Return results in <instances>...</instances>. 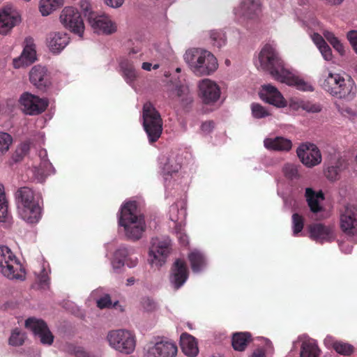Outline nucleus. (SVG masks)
Segmentation results:
<instances>
[{
	"label": "nucleus",
	"mask_w": 357,
	"mask_h": 357,
	"mask_svg": "<svg viewBox=\"0 0 357 357\" xmlns=\"http://www.w3.org/2000/svg\"><path fill=\"white\" fill-rule=\"evenodd\" d=\"M255 67L263 71H268L277 81L288 86H294L303 91H313L312 84L287 68L276 50V45L265 44L254 59Z\"/></svg>",
	"instance_id": "obj_1"
},
{
	"label": "nucleus",
	"mask_w": 357,
	"mask_h": 357,
	"mask_svg": "<svg viewBox=\"0 0 357 357\" xmlns=\"http://www.w3.org/2000/svg\"><path fill=\"white\" fill-rule=\"evenodd\" d=\"M19 218L28 225L38 224L43 216V202L39 194L31 188H19L15 193Z\"/></svg>",
	"instance_id": "obj_2"
},
{
	"label": "nucleus",
	"mask_w": 357,
	"mask_h": 357,
	"mask_svg": "<svg viewBox=\"0 0 357 357\" xmlns=\"http://www.w3.org/2000/svg\"><path fill=\"white\" fill-rule=\"evenodd\" d=\"M118 222L126 236L133 241L140 239L146 229L144 217L137 210V203L135 200H127L121 204Z\"/></svg>",
	"instance_id": "obj_3"
},
{
	"label": "nucleus",
	"mask_w": 357,
	"mask_h": 357,
	"mask_svg": "<svg viewBox=\"0 0 357 357\" xmlns=\"http://www.w3.org/2000/svg\"><path fill=\"white\" fill-rule=\"evenodd\" d=\"M183 59L190 70L197 76L211 75L219 66L215 56L204 48H189L184 53Z\"/></svg>",
	"instance_id": "obj_4"
},
{
	"label": "nucleus",
	"mask_w": 357,
	"mask_h": 357,
	"mask_svg": "<svg viewBox=\"0 0 357 357\" xmlns=\"http://www.w3.org/2000/svg\"><path fill=\"white\" fill-rule=\"evenodd\" d=\"M321 87L333 96L338 98L351 100L356 95V86L351 79H345L339 73H335L325 68L320 78Z\"/></svg>",
	"instance_id": "obj_5"
},
{
	"label": "nucleus",
	"mask_w": 357,
	"mask_h": 357,
	"mask_svg": "<svg viewBox=\"0 0 357 357\" xmlns=\"http://www.w3.org/2000/svg\"><path fill=\"white\" fill-rule=\"evenodd\" d=\"M0 273L11 280L23 281L26 271L19 259L10 248L0 245Z\"/></svg>",
	"instance_id": "obj_6"
},
{
	"label": "nucleus",
	"mask_w": 357,
	"mask_h": 357,
	"mask_svg": "<svg viewBox=\"0 0 357 357\" xmlns=\"http://www.w3.org/2000/svg\"><path fill=\"white\" fill-rule=\"evenodd\" d=\"M109 347L114 351L125 355L134 353L137 346L135 334L127 329H113L105 337Z\"/></svg>",
	"instance_id": "obj_7"
},
{
	"label": "nucleus",
	"mask_w": 357,
	"mask_h": 357,
	"mask_svg": "<svg viewBox=\"0 0 357 357\" xmlns=\"http://www.w3.org/2000/svg\"><path fill=\"white\" fill-rule=\"evenodd\" d=\"M172 251V241L167 236L155 237L151 241L148 263L151 267L160 268L167 261Z\"/></svg>",
	"instance_id": "obj_8"
},
{
	"label": "nucleus",
	"mask_w": 357,
	"mask_h": 357,
	"mask_svg": "<svg viewBox=\"0 0 357 357\" xmlns=\"http://www.w3.org/2000/svg\"><path fill=\"white\" fill-rule=\"evenodd\" d=\"M143 127L151 143L156 142L162 131V121L160 114L151 102L143 107Z\"/></svg>",
	"instance_id": "obj_9"
},
{
	"label": "nucleus",
	"mask_w": 357,
	"mask_h": 357,
	"mask_svg": "<svg viewBox=\"0 0 357 357\" xmlns=\"http://www.w3.org/2000/svg\"><path fill=\"white\" fill-rule=\"evenodd\" d=\"M177 354L176 344L168 339L158 338L143 348V357H176Z\"/></svg>",
	"instance_id": "obj_10"
},
{
	"label": "nucleus",
	"mask_w": 357,
	"mask_h": 357,
	"mask_svg": "<svg viewBox=\"0 0 357 357\" xmlns=\"http://www.w3.org/2000/svg\"><path fill=\"white\" fill-rule=\"evenodd\" d=\"M159 168L165 181L166 190H169L172 187L176 185L175 177L181 168L178 157L174 154L162 155L158 159Z\"/></svg>",
	"instance_id": "obj_11"
},
{
	"label": "nucleus",
	"mask_w": 357,
	"mask_h": 357,
	"mask_svg": "<svg viewBox=\"0 0 357 357\" xmlns=\"http://www.w3.org/2000/svg\"><path fill=\"white\" fill-rule=\"evenodd\" d=\"M139 263L136 249L133 247L120 245L114 252L111 259L112 269L119 272L125 266L130 268H135Z\"/></svg>",
	"instance_id": "obj_12"
},
{
	"label": "nucleus",
	"mask_w": 357,
	"mask_h": 357,
	"mask_svg": "<svg viewBox=\"0 0 357 357\" xmlns=\"http://www.w3.org/2000/svg\"><path fill=\"white\" fill-rule=\"evenodd\" d=\"M49 105L47 98H40L29 92L23 93L19 98V106L26 115L36 116L44 112Z\"/></svg>",
	"instance_id": "obj_13"
},
{
	"label": "nucleus",
	"mask_w": 357,
	"mask_h": 357,
	"mask_svg": "<svg viewBox=\"0 0 357 357\" xmlns=\"http://www.w3.org/2000/svg\"><path fill=\"white\" fill-rule=\"evenodd\" d=\"M62 25L74 34L83 38L84 33V24L80 13L73 7L64 8L59 17Z\"/></svg>",
	"instance_id": "obj_14"
},
{
	"label": "nucleus",
	"mask_w": 357,
	"mask_h": 357,
	"mask_svg": "<svg viewBox=\"0 0 357 357\" xmlns=\"http://www.w3.org/2000/svg\"><path fill=\"white\" fill-rule=\"evenodd\" d=\"M198 95L206 105L217 102L221 96V88L219 84L211 79L203 78L197 82Z\"/></svg>",
	"instance_id": "obj_15"
},
{
	"label": "nucleus",
	"mask_w": 357,
	"mask_h": 357,
	"mask_svg": "<svg viewBox=\"0 0 357 357\" xmlns=\"http://www.w3.org/2000/svg\"><path fill=\"white\" fill-rule=\"evenodd\" d=\"M301 162L307 167H313L321 163L322 157L319 148L314 144H301L296 150Z\"/></svg>",
	"instance_id": "obj_16"
},
{
	"label": "nucleus",
	"mask_w": 357,
	"mask_h": 357,
	"mask_svg": "<svg viewBox=\"0 0 357 357\" xmlns=\"http://www.w3.org/2000/svg\"><path fill=\"white\" fill-rule=\"evenodd\" d=\"M21 15L15 8L6 6L0 8V35L7 36L20 24Z\"/></svg>",
	"instance_id": "obj_17"
},
{
	"label": "nucleus",
	"mask_w": 357,
	"mask_h": 357,
	"mask_svg": "<svg viewBox=\"0 0 357 357\" xmlns=\"http://www.w3.org/2000/svg\"><path fill=\"white\" fill-rule=\"evenodd\" d=\"M261 0H243L234 10L236 20L243 23L246 20L252 19L260 12Z\"/></svg>",
	"instance_id": "obj_18"
},
{
	"label": "nucleus",
	"mask_w": 357,
	"mask_h": 357,
	"mask_svg": "<svg viewBox=\"0 0 357 357\" xmlns=\"http://www.w3.org/2000/svg\"><path fill=\"white\" fill-rule=\"evenodd\" d=\"M88 22L94 32L99 34H112L116 31V25L109 15L91 14Z\"/></svg>",
	"instance_id": "obj_19"
},
{
	"label": "nucleus",
	"mask_w": 357,
	"mask_h": 357,
	"mask_svg": "<svg viewBox=\"0 0 357 357\" xmlns=\"http://www.w3.org/2000/svg\"><path fill=\"white\" fill-rule=\"evenodd\" d=\"M25 326L33 332L42 344L50 345L53 342L54 337L43 320L29 318L25 321Z\"/></svg>",
	"instance_id": "obj_20"
},
{
	"label": "nucleus",
	"mask_w": 357,
	"mask_h": 357,
	"mask_svg": "<svg viewBox=\"0 0 357 357\" xmlns=\"http://www.w3.org/2000/svg\"><path fill=\"white\" fill-rule=\"evenodd\" d=\"M259 95L264 102L278 108H284L287 106V101L283 95L272 84H268L261 86Z\"/></svg>",
	"instance_id": "obj_21"
},
{
	"label": "nucleus",
	"mask_w": 357,
	"mask_h": 357,
	"mask_svg": "<svg viewBox=\"0 0 357 357\" xmlns=\"http://www.w3.org/2000/svg\"><path fill=\"white\" fill-rule=\"evenodd\" d=\"M40 164L31 169L33 179L38 183H43L47 176L54 173V168L47 159V151L42 149L39 151Z\"/></svg>",
	"instance_id": "obj_22"
},
{
	"label": "nucleus",
	"mask_w": 357,
	"mask_h": 357,
	"mask_svg": "<svg viewBox=\"0 0 357 357\" xmlns=\"http://www.w3.org/2000/svg\"><path fill=\"white\" fill-rule=\"evenodd\" d=\"M70 38L63 31H54L48 34L46 38V45L53 54H60L68 45Z\"/></svg>",
	"instance_id": "obj_23"
},
{
	"label": "nucleus",
	"mask_w": 357,
	"mask_h": 357,
	"mask_svg": "<svg viewBox=\"0 0 357 357\" xmlns=\"http://www.w3.org/2000/svg\"><path fill=\"white\" fill-rule=\"evenodd\" d=\"M188 278V270L185 262L183 259H176L172 268L170 274V283L172 287L178 289L181 287Z\"/></svg>",
	"instance_id": "obj_24"
},
{
	"label": "nucleus",
	"mask_w": 357,
	"mask_h": 357,
	"mask_svg": "<svg viewBox=\"0 0 357 357\" xmlns=\"http://www.w3.org/2000/svg\"><path fill=\"white\" fill-rule=\"evenodd\" d=\"M29 80L38 89H43L52 84L50 75L45 66L36 65L29 72Z\"/></svg>",
	"instance_id": "obj_25"
},
{
	"label": "nucleus",
	"mask_w": 357,
	"mask_h": 357,
	"mask_svg": "<svg viewBox=\"0 0 357 357\" xmlns=\"http://www.w3.org/2000/svg\"><path fill=\"white\" fill-rule=\"evenodd\" d=\"M300 347L301 357H320L321 351L317 342L305 335H301L294 342V347Z\"/></svg>",
	"instance_id": "obj_26"
},
{
	"label": "nucleus",
	"mask_w": 357,
	"mask_h": 357,
	"mask_svg": "<svg viewBox=\"0 0 357 357\" xmlns=\"http://www.w3.org/2000/svg\"><path fill=\"white\" fill-rule=\"evenodd\" d=\"M342 229L348 234H354L357 227V208L347 206L340 217Z\"/></svg>",
	"instance_id": "obj_27"
},
{
	"label": "nucleus",
	"mask_w": 357,
	"mask_h": 357,
	"mask_svg": "<svg viewBox=\"0 0 357 357\" xmlns=\"http://www.w3.org/2000/svg\"><path fill=\"white\" fill-rule=\"evenodd\" d=\"M310 236L313 240L323 243L334 238L333 229L321 224H313L309 227Z\"/></svg>",
	"instance_id": "obj_28"
},
{
	"label": "nucleus",
	"mask_w": 357,
	"mask_h": 357,
	"mask_svg": "<svg viewBox=\"0 0 357 357\" xmlns=\"http://www.w3.org/2000/svg\"><path fill=\"white\" fill-rule=\"evenodd\" d=\"M184 199L178 200L172 204L169 211V219L175 223V227L183 225L186 216V207Z\"/></svg>",
	"instance_id": "obj_29"
},
{
	"label": "nucleus",
	"mask_w": 357,
	"mask_h": 357,
	"mask_svg": "<svg viewBox=\"0 0 357 357\" xmlns=\"http://www.w3.org/2000/svg\"><path fill=\"white\" fill-rule=\"evenodd\" d=\"M180 344L182 351L185 356L195 357L199 354V347L196 338L187 333H183L181 335Z\"/></svg>",
	"instance_id": "obj_30"
},
{
	"label": "nucleus",
	"mask_w": 357,
	"mask_h": 357,
	"mask_svg": "<svg viewBox=\"0 0 357 357\" xmlns=\"http://www.w3.org/2000/svg\"><path fill=\"white\" fill-rule=\"evenodd\" d=\"M188 258L195 273L203 271L207 266L208 261L205 255L197 249L192 250L188 255Z\"/></svg>",
	"instance_id": "obj_31"
},
{
	"label": "nucleus",
	"mask_w": 357,
	"mask_h": 357,
	"mask_svg": "<svg viewBox=\"0 0 357 357\" xmlns=\"http://www.w3.org/2000/svg\"><path fill=\"white\" fill-rule=\"evenodd\" d=\"M310 26H314V31H321L325 38L331 43L333 48L341 55L344 53V48L340 40L334 35V33L328 30L324 29L322 24L315 20L311 22Z\"/></svg>",
	"instance_id": "obj_32"
},
{
	"label": "nucleus",
	"mask_w": 357,
	"mask_h": 357,
	"mask_svg": "<svg viewBox=\"0 0 357 357\" xmlns=\"http://www.w3.org/2000/svg\"><path fill=\"white\" fill-rule=\"evenodd\" d=\"M305 197L311 211L317 213L322 210L324 196L321 190L315 191L310 188H307Z\"/></svg>",
	"instance_id": "obj_33"
},
{
	"label": "nucleus",
	"mask_w": 357,
	"mask_h": 357,
	"mask_svg": "<svg viewBox=\"0 0 357 357\" xmlns=\"http://www.w3.org/2000/svg\"><path fill=\"white\" fill-rule=\"evenodd\" d=\"M264 145L266 149L280 151H288L291 149V140L282 137H267L264 140Z\"/></svg>",
	"instance_id": "obj_34"
},
{
	"label": "nucleus",
	"mask_w": 357,
	"mask_h": 357,
	"mask_svg": "<svg viewBox=\"0 0 357 357\" xmlns=\"http://www.w3.org/2000/svg\"><path fill=\"white\" fill-rule=\"evenodd\" d=\"M119 66L126 82L129 84H133L138 77V73L135 68L133 61L128 58H121Z\"/></svg>",
	"instance_id": "obj_35"
},
{
	"label": "nucleus",
	"mask_w": 357,
	"mask_h": 357,
	"mask_svg": "<svg viewBox=\"0 0 357 357\" xmlns=\"http://www.w3.org/2000/svg\"><path fill=\"white\" fill-rule=\"evenodd\" d=\"M169 97L172 100L180 102L183 106L187 105L192 100L189 86L186 84L177 86L175 89L171 92Z\"/></svg>",
	"instance_id": "obj_36"
},
{
	"label": "nucleus",
	"mask_w": 357,
	"mask_h": 357,
	"mask_svg": "<svg viewBox=\"0 0 357 357\" xmlns=\"http://www.w3.org/2000/svg\"><path fill=\"white\" fill-rule=\"evenodd\" d=\"M251 340V335L248 332L236 333L232 336V347L234 350L243 351Z\"/></svg>",
	"instance_id": "obj_37"
},
{
	"label": "nucleus",
	"mask_w": 357,
	"mask_h": 357,
	"mask_svg": "<svg viewBox=\"0 0 357 357\" xmlns=\"http://www.w3.org/2000/svg\"><path fill=\"white\" fill-rule=\"evenodd\" d=\"M27 62L33 63L36 59V50L34 40L31 37H26L24 40V50L21 54Z\"/></svg>",
	"instance_id": "obj_38"
},
{
	"label": "nucleus",
	"mask_w": 357,
	"mask_h": 357,
	"mask_svg": "<svg viewBox=\"0 0 357 357\" xmlns=\"http://www.w3.org/2000/svg\"><path fill=\"white\" fill-rule=\"evenodd\" d=\"M324 341L326 344H331L333 349L340 354L349 355L353 352L354 348L351 344L340 341H334L331 336H328Z\"/></svg>",
	"instance_id": "obj_39"
},
{
	"label": "nucleus",
	"mask_w": 357,
	"mask_h": 357,
	"mask_svg": "<svg viewBox=\"0 0 357 357\" xmlns=\"http://www.w3.org/2000/svg\"><path fill=\"white\" fill-rule=\"evenodd\" d=\"M62 3V0H40L39 10L43 16H47Z\"/></svg>",
	"instance_id": "obj_40"
},
{
	"label": "nucleus",
	"mask_w": 357,
	"mask_h": 357,
	"mask_svg": "<svg viewBox=\"0 0 357 357\" xmlns=\"http://www.w3.org/2000/svg\"><path fill=\"white\" fill-rule=\"evenodd\" d=\"M8 201L3 184L0 183V222H6L9 218Z\"/></svg>",
	"instance_id": "obj_41"
},
{
	"label": "nucleus",
	"mask_w": 357,
	"mask_h": 357,
	"mask_svg": "<svg viewBox=\"0 0 357 357\" xmlns=\"http://www.w3.org/2000/svg\"><path fill=\"white\" fill-rule=\"evenodd\" d=\"M13 143L12 136L5 132H0V160L9 151Z\"/></svg>",
	"instance_id": "obj_42"
},
{
	"label": "nucleus",
	"mask_w": 357,
	"mask_h": 357,
	"mask_svg": "<svg viewBox=\"0 0 357 357\" xmlns=\"http://www.w3.org/2000/svg\"><path fill=\"white\" fill-rule=\"evenodd\" d=\"M210 38L212 45L218 48H221L227 43V38L222 31H211Z\"/></svg>",
	"instance_id": "obj_43"
},
{
	"label": "nucleus",
	"mask_w": 357,
	"mask_h": 357,
	"mask_svg": "<svg viewBox=\"0 0 357 357\" xmlns=\"http://www.w3.org/2000/svg\"><path fill=\"white\" fill-rule=\"evenodd\" d=\"M50 272L48 265L43 264L40 273H36L38 284L41 289H46L49 287L50 278L48 275Z\"/></svg>",
	"instance_id": "obj_44"
},
{
	"label": "nucleus",
	"mask_w": 357,
	"mask_h": 357,
	"mask_svg": "<svg viewBox=\"0 0 357 357\" xmlns=\"http://www.w3.org/2000/svg\"><path fill=\"white\" fill-rule=\"evenodd\" d=\"M25 338L24 333L18 328H15L9 338V344L14 347L21 346L24 342Z\"/></svg>",
	"instance_id": "obj_45"
},
{
	"label": "nucleus",
	"mask_w": 357,
	"mask_h": 357,
	"mask_svg": "<svg viewBox=\"0 0 357 357\" xmlns=\"http://www.w3.org/2000/svg\"><path fill=\"white\" fill-rule=\"evenodd\" d=\"M250 108L252 115L255 119H262L271 115L269 111L259 103H252Z\"/></svg>",
	"instance_id": "obj_46"
},
{
	"label": "nucleus",
	"mask_w": 357,
	"mask_h": 357,
	"mask_svg": "<svg viewBox=\"0 0 357 357\" xmlns=\"http://www.w3.org/2000/svg\"><path fill=\"white\" fill-rule=\"evenodd\" d=\"M304 226V220L302 216L297 213L292 215V230L293 235L298 236L303 230Z\"/></svg>",
	"instance_id": "obj_47"
},
{
	"label": "nucleus",
	"mask_w": 357,
	"mask_h": 357,
	"mask_svg": "<svg viewBox=\"0 0 357 357\" xmlns=\"http://www.w3.org/2000/svg\"><path fill=\"white\" fill-rule=\"evenodd\" d=\"M283 173L289 179L297 178L299 176L298 166L295 164H286L283 167Z\"/></svg>",
	"instance_id": "obj_48"
},
{
	"label": "nucleus",
	"mask_w": 357,
	"mask_h": 357,
	"mask_svg": "<svg viewBox=\"0 0 357 357\" xmlns=\"http://www.w3.org/2000/svg\"><path fill=\"white\" fill-rule=\"evenodd\" d=\"M303 110L310 113H318L321 111V107L319 104L308 100H304Z\"/></svg>",
	"instance_id": "obj_49"
},
{
	"label": "nucleus",
	"mask_w": 357,
	"mask_h": 357,
	"mask_svg": "<svg viewBox=\"0 0 357 357\" xmlns=\"http://www.w3.org/2000/svg\"><path fill=\"white\" fill-rule=\"evenodd\" d=\"M304 103V100L298 98H291L289 99V102H287V105H289V108L294 111H298L299 109H303V104Z\"/></svg>",
	"instance_id": "obj_50"
},
{
	"label": "nucleus",
	"mask_w": 357,
	"mask_h": 357,
	"mask_svg": "<svg viewBox=\"0 0 357 357\" xmlns=\"http://www.w3.org/2000/svg\"><path fill=\"white\" fill-rule=\"evenodd\" d=\"M321 56L326 61H331L333 59L332 50L327 43L318 47Z\"/></svg>",
	"instance_id": "obj_51"
},
{
	"label": "nucleus",
	"mask_w": 357,
	"mask_h": 357,
	"mask_svg": "<svg viewBox=\"0 0 357 357\" xmlns=\"http://www.w3.org/2000/svg\"><path fill=\"white\" fill-rule=\"evenodd\" d=\"M79 7L83 12L85 17L88 18V17L91 14H96V13L92 11L91 5L87 0H81L79 1Z\"/></svg>",
	"instance_id": "obj_52"
},
{
	"label": "nucleus",
	"mask_w": 357,
	"mask_h": 357,
	"mask_svg": "<svg viewBox=\"0 0 357 357\" xmlns=\"http://www.w3.org/2000/svg\"><path fill=\"white\" fill-rule=\"evenodd\" d=\"M141 304L142 308L146 311H153L156 308L155 302L150 298H144Z\"/></svg>",
	"instance_id": "obj_53"
},
{
	"label": "nucleus",
	"mask_w": 357,
	"mask_h": 357,
	"mask_svg": "<svg viewBox=\"0 0 357 357\" xmlns=\"http://www.w3.org/2000/svg\"><path fill=\"white\" fill-rule=\"evenodd\" d=\"M97 306L99 308H106L112 306V303L109 295H105L96 301Z\"/></svg>",
	"instance_id": "obj_54"
},
{
	"label": "nucleus",
	"mask_w": 357,
	"mask_h": 357,
	"mask_svg": "<svg viewBox=\"0 0 357 357\" xmlns=\"http://www.w3.org/2000/svg\"><path fill=\"white\" fill-rule=\"evenodd\" d=\"M340 173V172L338 171V169L335 167L331 165L330 167H328V168L326 172V175L328 178L333 181V180H336L338 178Z\"/></svg>",
	"instance_id": "obj_55"
},
{
	"label": "nucleus",
	"mask_w": 357,
	"mask_h": 357,
	"mask_svg": "<svg viewBox=\"0 0 357 357\" xmlns=\"http://www.w3.org/2000/svg\"><path fill=\"white\" fill-rule=\"evenodd\" d=\"M182 227L183 225L181 227H175V229L180 243L184 245L188 244V237L184 232H183Z\"/></svg>",
	"instance_id": "obj_56"
},
{
	"label": "nucleus",
	"mask_w": 357,
	"mask_h": 357,
	"mask_svg": "<svg viewBox=\"0 0 357 357\" xmlns=\"http://www.w3.org/2000/svg\"><path fill=\"white\" fill-rule=\"evenodd\" d=\"M347 38L357 54V31H350L347 33Z\"/></svg>",
	"instance_id": "obj_57"
},
{
	"label": "nucleus",
	"mask_w": 357,
	"mask_h": 357,
	"mask_svg": "<svg viewBox=\"0 0 357 357\" xmlns=\"http://www.w3.org/2000/svg\"><path fill=\"white\" fill-rule=\"evenodd\" d=\"M13 63V67L17 69L23 68L24 66H26L31 64V63L27 62L26 59H25L24 57H22V55H20L17 58L14 59Z\"/></svg>",
	"instance_id": "obj_58"
},
{
	"label": "nucleus",
	"mask_w": 357,
	"mask_h": 357,
	"mask_svg": "<svg viewBox=\"0 0 357 357\" xmlns=\"http://www.w3.org/2000/svg\"><path fill=\"white\" fill-rule=\"evenodd\" d=\"M310 36L317 48L326 43L323 37L318 33L314 32L310 34Z\"/></svg>",
	"instance_id": "obj_59"
},
{
	"label": "nucleus",
	"mask_w": 357,
	"mask_h": 357,
	"mask_svg": "<svg viewBox=\"0 0 357 357\" xmlns=\"http://www.w3.org/2000/svg\"><path fill=\"white\" fill-rule=\"evenodd\" d=\"M214 128V123L213 121L204 122L201 126L202 132L204 135H208L212 132Z\"/></svg>",
	"instance_id": "obj_60"
},
{
	"label": "nucleus",
	"mask_w": 357,
	"mask_h": 357,
	"mask_svg": "<svg viewBox=\"0 0 357 357\" xmlns=\"http://www.w3.org/2000/svg\"><path fill=\"white\" fill-rule=\"evenodd\" d=\"M333 167H335L340 172H342L347 167V162L345 159L342 158H338L335 164L332 165Z\"/></svg>",
	"instance_id": "obj_61"
},
{
	"label": "nucleus",
	"mask_w": 357,
	"mask_h": 357,
	"mask_svg": "<svg viewBox=\"0 0 357 357\" xmlns=\"http://www.w3.org/2000/svg\"><path fill=\"white\" fill-rule=\"evenodd\" d=\"M141 67H142V70L149 72L152 69H153V70L158 69L160 68V65L158 63L153 64L152 63H150V62H143L142 63Z\"/></svg>",
	"instance_id": "obj_62"
},
{
	"label": "nucleus",
	"mask_w": 357,
	"mask_h": 357,
	"mask_svg": "<svg viewBox=\"0 0 357 357\" xmlns=\"http://www.w3.org/2000/svg\"><path fill=\"white\" fill-rule=\"evenodd\" d=\"M105 2L112 8H119L123 4V0H105Z\"/></svg>",
	"instance_id": "obj_63"
},
{
	"label": "nucleus",
	"mask_w": 357,
	"mask_h": 357,
	"mask_svg": "<svg viewBox=\"0 0 357 357\" xmlns=\"http://www.w3.org/2000/svg\"><path fill=\"white\" fill-rule=\"evenodd\" d=\"M249 357H266L265 351L261 348L257 349Z\"/></svg>",
	"instance_id": "obj_64"
}]
</instances>
